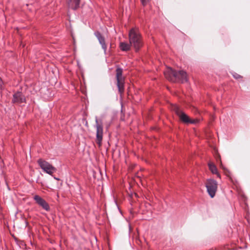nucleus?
I'll list each match as a JSON object with an SVG mask.
<instances>
[{"label": "nucleus", "mask_w": 250, "mask_h": 250, "mask_svg": "<svg viewBox=\"0 0 250 250\" xmlns=\"http://www.w3.org/2000/svg\"><path fill=\"white\" fill-rule=\"evenodd\" d=\"M164 75L166 78L170 81H180L182 83H184L188 81L187 73L183 70L175 72L171 68L168 67L164 71Z\"/></svg>", "instance_id": "1"}, {"label": "nucleus", "mask_w": 250, "mask_h": 250, "mask_svg": "<svg viewBox=\"0 0 250 250\" xmlns=\"http://www.w3.org/2000/svg\"><path fill=\"white\" fill-rule=\"evenodd\" d=\"M129 40L130 44L136 51L142 46V41L140 33L137 28H134L130 29L129 32Z\"/></svg>", "instance_id": "2"}, {"label": "nucleus", "mask_w": 250, "mask_h": 250, "mask_svg": "<svg viewBox=\"0 0 250 250\" xmlns=\"http://www.w3.org/2000/svg\"><path fill=\"white\" fill-rule=\"evenodd\" d=\"M171 110L175 112L179 116V118L184 123L196 124L198 122L197 119L190 120L188 116L183 112L176 104H172L171 107Z\"/></svg>", "instance_id": "3"}, {"label": "nucleus", "mask_w": 250, "mask_h": 250, "mask_svg": "<svg viewBox=\"0 0 250 250\" xmlns=\"http://www.w3.org/2000/svg\"><path fill=\"white\" fill-rule=\"evenodd\" d=\"M38 163L41 168L49 175H52L57 170L56 168L52 165L42 159H39L38 160Z\"/></svg>", "instance_id": "4"}, {"label": "nucleus", "mask_w": 250, "mask_h": 250, "mask_svg": "<svg viewBox=\"0 0 250 250\" xmlns=\"http://www.w3.org/2000/svg\"><path fill=\"white\" fill-rule=\"evenodd\" d=\"M206 187L209 196L214 197L217 189V182L213 179H208L207 180Z\"/></svg>", "instance_id": "5"}, {"label": "nucleus", "mask_w": 250, "mask_h": 250, "mask_svg": "<svg viewBox=\"0 0 250 250\" xmlns=\"http://www.w3.org/2000/svg\"><path fill=\"white\" fill-rule=\"evenodd\" d=\"M96 140L99 145H101L103 136V127L102 125V122L99 120L97 117H96Z\"/></svg>", "instance_id": "6"}, {"label": "nucleus", "mask_w": 250, "mask_h": 250, "mask_svg": "<svg viewBox=\"0 0 250 250\" xmlns=\"http://www.w3.org/2000/svg\"><path fill=\"white\" fill-rule=\"evenodd\" d=\"M116 78L119 91L121 93L124 91L123 78L122 77V69L121 68H118L116 69Z\"/></svg>", "instance_id": "7"}, {"label": "nucleus", "mask_w": 250, "mask_h": 250, "mask_svg": "<svg viewBox=\"0 0 250 250\" xmlns=\"http://www.w3.org/2000/svg\"><path fill=\"white\" fill-rule=\"evenodd\" d=\"M34 199L36 201V203L41 206L45 210H49V207L47 203L42 197L39 195H35L34 197Z\"/></svg>", "instance_id": "8"}, {"label": "nucleus", "mask_w": 250, "mask_h": 250, "mask_svg": "<svg viewBox=\"0 0 250 250\" xmlns=\"http://www.w3.org/2000/svg\"><path fill=\"white\" fill-rule=\"evenodd\" d=\"M25 101L24 96L20 92H18L13 95L12 102L13 103L21 104Z\"/></svg>", "instance_id": "9"}, {"label": "nucleus", "mask_w": 250, "mask_h": 250, "mask_svg": "<svg viewBox=\"0 0 250 250\" xmlns=\"http://www.w3.org/2000/svg\"><path fill=\"white\" fill-rule=\"evenodd\" d=\"M95 35L97 38L99 43L102 45V48L104 50V51H106V45L105 42L104 38L102 36L101 33L97 31L95 33Z\"/></svg>", "instance_id": "10"}, {"label": "nucleus", "mask_w": 250, "mask_h": 250, "mask_svg": "<svg viewBox=\"0 0 250 250\" xmlns=\"http://www.w3.org/2000/svg\"><path fill=\"white\" fill-rule=\"evenodd\" d=\"M80 0H68V6L74 10L77 9L79 7Z\"/></svg>", "instance_id": "11"}, {"label": "nucleus", "mask_w": 250, "mask_h": 250, "mask_svg": "<svg viewBox=\"0 0 250 250\" xmlns=\"http://www.w3.org/2000/svg\"><path fill=\"white\" fill-rule=\"evenodd\" d=\"M131 46L130 43H128L126 42H121L120 43V47L122 51H126L130 49Z\"/></svg>", "instance_id": "12"}, {"label": "nucleus", "mask_w": 250, "mask_h": 250, "mask_svg": "<svg viewBox=\"0 0 250 250\" xmlns=\"http://www.w3.org/2000/svg\"><path fill=\"white\" fill-rule=\"evenodd\" d=\"M209 169L213 174H215L218 177H220L218 173L216 167L212 163L210 162L208 164Z\"/></svg>", "instance_id": "13"}, {"label": "nucleus", "mask_w": 250, "mask_h": 250, "mask_svg": "<svg viewBox=\"0 0 250 250\" xmlns=\"http://www.w3.org/2000/svg\"><path fill=\"white\" fill-rule=\"evenodd\" d=\"M233 76L236 79H239L241 78V76L240 75L235 73L233 74Z\"/></svg>", "instance_id": "14"}, {"label": "nucleus", "mask_w": 250, "mask_h": 250, "mask_svg": "<svg viewBox=\"0 0 250 250\" xmlns=\"http://www.w3.org/2000/svg\"><path fill=\"white\" fill-rule=\"evenodd\" d=\"M142 4L145 5L146 4V3L150 0H141Z\"/></svg>", "instance_id": "15"}, {"label": "nucleus", "mask_w": 250, "mask_h": 250, "mask_svg": "<svg viewBox=\"0 0 250 250\" xmlns=\"http://www.w3.org/2000/svg\"><path fill=\"white\" fill-rule=\"evenodd\" d=\"M54 179H56V180H59L58 178H56V177H54Z\"/></svg>", "instance_id": "16"}]
</instances>
